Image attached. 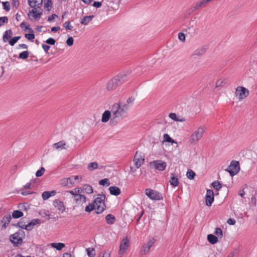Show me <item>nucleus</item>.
Wrapping results in <instances>:
<instances>
[{
  "label": "nucleus",
  "mask_w": 257,
  "mask_h": 257,
  "mask_svg": "<svg viewBox=\"0 0 257 257\" xmlns=\"http://www.w3.org/2000/svg\"><path fill=\"white\" fill-rule=\"evenodd\" d=\"M145 192L146 195L152 200H160L163 199V196L161 193L152 189H146Z\"/></svg>",
  "instance_id": "obj_8"
},
{
  "label": "nucleus",
  "mask_w": 257,
  "mask_h": 257,
  "mask_svg": "<svg viewBox=\"0 0 257 257\" xmlns=\"http://www.w3.org/2000/svg\"><path fill=\"white\" fill-rule=\"evenodd\" d=\"M99 184L103 186L105 185L108 186L110 184V182L108 179L104 178L99 181Z\"/></svg>",
  "instance_id": "obj_45"
},
{
  "label": "nucleus",
  "mask_w": 257,
  "mask_h": 257,
  "mask_svg": "<svg viewBox=\"0 0 257 257\" xmlns=\"http://www.w3.org/2000/svg\"><path fill=\"white\" fill-rule=\"evenodd\" d=\"M195 173L191 169H189L187 172V177L190 180H192L195 176Z\"/></svg>",
  "instance_id": "obj_41"
},
{
  "label": "nucleus",
  "mask_w": 257,
  "mask_h": 257,
  "mask_svg": "<svg viewBox=\"0 0 257 257\" xmlns=\"http://www.w3.org/2000/svg\"><path fill=\"white\" fill-rule=\"evenodd\" d=\"M164 141L166 142L171 143L172 144L173 143L177 144L174 140L172 139L171 137L167 134H165L164 135Z\"/></svg>",
  "instance_id": "obj_35"
},
{
  "label": "nucleus",
  "mask_w": 257,
  "mask_h": 257,
  "mask_svg": "<svg viewBox=\"0 0 257 257\" xmlns=\"http://www.w3.org/2000/svg\"><path fill=\"white\" fill-rule=\"evenodd\" d=\"M13 35L12 30L9 29L6 31L3 35V40L4 42H7L9 41L12 38Z\"/></svg>",
  "instance_id": "obj_20"
},
{
  "label": "nucleus",
  "mask_w": 257,
  "mask_h": 257,
  "mask_svg": "<svg viewBox=\"0 0 257 257\" xmlns=\"http://www.w3.org/2000/svg\"><path fill=\"white\" fill-rule=\"evenodd\" d=\"M23 215H24V214H23V212H22L20 210H18L14 211V212L12 213V217L14 218H16V219L22 217Z\"/></svg>",
  "instance_id": "obj_33"
},
{
  "label": "nucleus",
  "mask_w": 257,
  "mask_h": 257,
  "mask_svg": "<svg viewBox=\"0 0 257 257\" xmlns=\"http://www.w3.org/2000/svg\"><path fill=\"white\" fill-rule=\"evenodd\" d=\"M53 205L57 208L61 213L65 211V206L63 202L59 199H55L53 201Z\"/></svg>",
  "instance_id": "obj_15"
},
{
  "label": "nucleus",
  "mask_w": 257,
  "mask_h": 257,
  "mask_svg": "<svg viewBox=\"0 0 257 257\" xmlns=\"http://www.w3.org/2000/svg\"><path fill=\"white\" fill-rule=\"evenodd\" d=\"M15 233L11 234L10 236V240L11 242L13 244L15 247H19L20 246L22 243L23 240L21 237L18 236H16Z\"/></svg>",
  "instance_id": "obj_12"
},
{
  "label": "nucleus",
  "mask_w": 257,
  "mask_h": 257,
  "mask_svg": "<svg viewBox=\"0 0 257 257\" xmlns=\"http://www.w3.org/2000/svg\"><path fill=\"white\" fill-rule=\"evenodd\" d=\"M98 167V164L96 162H91L88 165L87 169L92 171L95 169H96Z\"/></svg>",
  "instance_id": "obj_38"
},
{
  "label": "nucleus",
  "mask_w": 257,
  "mask_h": 257,
  "mask_svg": "<svg viewBox=\"0 0 257 257\" xmlns=\"http://www.w3.org/2000/svg\"><path fill=\"white\" fill-rule=\"evenodd\" d=\"M206 49L204 47H202L197 49L194 53L192 55L193 56H201L205 53Z\"/></svg>",
  "instance_id": "obj_32"
},
{
  "label": "nucleus",
  "mask_w": 257,
  "mask_h": 257,
  "mask_svg": "<svg viewBox=\"0 0 257 257\" xmlns=\"http://www.w3.org/2000/svg\"><path fill=\"white\" fill-rule=\"evenodd\" d=\"M18 207L23 210L27 211L30 209V205L27 203L20 204Z\"/></svg>",
  "instance_id": "obj_47"
},
{
  "label": "nucleus",
  "mask_w": 257,
  "mask_h": 257,
  "mask_svg": "<svg viewBox=\"0 0 257 257\" xmlns=\"http://www.w3.org/2000/svg\"><path fill=\"white\" fill-rule=\"evenodd\" d=\"M126 75L119 74L109 80L106 86V89L111 91L115 89L117 86L121 85L126 81Z\"/></svg>",
  "instance_id": "obj_2"
},
{
  "label": "nucleus",
  "mask_w": 257,
  "mask_h": 257,
  "mask_svg": "<svg viewBox=\"0 0 257 257\" xmlns=\"http://www.w3.org/2000/svg\"><path fill=\"white\" fill-rule=\"evenodd\" d=\"M110 194L114 196H118L121 193V190L118 187L111 186L109 188Z\"/></svg>",
  "instance_id": "obj_21"
},
{
  "label": "nucleus",
  "mask_w": 257,
  "mask_h": 257,
  "mask_svg": "<svg viewBox=\"0 0 257 257\" xmlns=\"http://www.w3.org/2000/svg\"><path fill=\"white\" fill-rule=\"evenodd\" d=\"M105 220L107 224H112L115 221L116 218L114 215L109 214L105 216Z\"/></svg>",
  "instance_id": "obj_28"
},
{
  "label": "nucleus",
  "mask_w": 257,
  "mask_h": 257,
  "mask_svg": "<svg viewBox=\"0 0 257 257\" xmlns=\"http://www.w3.org/2000/svg\"><path fill=\"white\" fill-rule=\"evenodd\" d=\"M226 84V82L221 79H218L216 82L215 87H222Z\"/></svg>",
  "instance_id": "obj_46"
},
{
  "label": "nucleus",
  "mask_w": 257,
  "mask_h": 257,
  "mask_svg": "<svg viewBox=\"0 0 257 257\" xmlns=\"http://www.w3.org/2000/svg\"><path fill=\"white\" fill-rule=\"evenodd\" d=\"M20 27L22 29H24V31L28 30L30 33H34L33 30L30 28L29 25L26 26V24L25 22H23L21 24Z\"/></svg>",
  "instance_id": "obj_36"
},
{
  "label": "nucleus",
  "mask_w": 257,
  "mask_h": 257,
  "mask_svg": "<svg viewBox=\"0 0 257 257\" xmlns=\"http://www.w3.org/2000/svg\"><path fill=\"white\" fill-rule=\"evenodd\" d=\"M211 185L212 187L216 190H219L222 188V184L220 183L219 181H215L213 182L211 184Z\"/></svg>",
  "instance_id": "obj_37"
},
{
  "label": "nucleus",
  "mask_w": 257,
  "mask_h": 257,
  "mask_svg": "<svg viewBox=\"0 0 257 257\" xmlns=\"http://www.w3.org/2000/svg\"><path fill=\"white\" fill-rule=\"evenodd\" d=\"M42 46L43 49L46 52V53L48 54V51L49 50V49L50 48V46L49 45H46V44H42Z\"/></svg>",
  "instance_id": "obj_61"
},
{
  "label": "nucleus",
  "mask_w": 257,
  "mask_h": 257,
  "mask_svg": "<svg viewBox=\"0 0 257 257\" xmlns=\"http://www.w3.org/2000/svg\"><path fill=\"white\" fill-rule=\"evenodd\" d=\"M48 45H54L56 43V40L52 38H49L45 42Z\"/></svg>",
  "instance_id": "obj_55"
},
{
  "label": "nucleus",
  "mask_w": 257,
  "mask_h": 257,
  "mask_svg": "<svg viewBox=\"0 0 257 257\" xmlns=\"http://www.w3.org/2000/svg\"><path fill=\"white\" fill-rule=\"evenodd\" d=\"M111 116L110 111L109 110H105L102 115L101 121L103 122H107Z\"/></svg>",
  "instance_id": "obj_25"
},
{
  "label": "nucleus",
  "mask_w": 257,
  "mask_h": 257,
  "mask_svg": "<svg viewBox=\"0 0 257 257\" xmlns=\"http://www.w3.org/2000/svg\"><path fill=\"white\" fill-rule=\"evenodd\" d=\"M33 183H34V181L33 180H31L30 182L27 183L26 185L24 186V188L26 190L30 189L31 184Z\"/></svg>",
  "instance_id": "obj_60"
},
{
  "label": "nucleus",
  "mask_w": 257,
  "mask_h": 257,
  "mask_svg": "<svg viewBox=\"0 0 257 257\" xmlns=\"http://www.w3.org/2000/svg\"><path fill=\"white\" fill-rule=\"evenodd\" d=\"M8 22V18L7 17H0V27L3 26L5 23Z\"/></svg>",
  "instance_id": "obj_56"
},
{
  "label": "nucleus",
  "mask_w": 257,
  "mask_h": 257,
  "mask_svg": "<svg viewBox=\"0 0 257 257\" xmlns=\"http://www.w3.org/2000/svg\"><path fill=\"white\" fill-rule=\"evenodd\" d=\"M76 203L78 204H82L83 203L86 202V197L84 195L79 194H75V197L74 198Z\"/></svg>",
  "instance_id": "obj_19"
},
{
  "label": "nucleus",
  "mask_w": 257,
  "mask_h": 257,
  "mask_svg": "<svg viewBox=\"0 0 257 257\" xmlns=\"http://www.w3.org/2000/svg\"><path fill=\"white\" fill-rule=\"evenodd\" d=\"M63 26L67 30H72L73 28V27L70 25V21L65 22Z\"/></svg>",
  "instance_id": "obj_50"
},
{
  "label": "nucleus",
  "mask_w": 257,
  "mask_h": 257,
  "mask_svg": "<svg viewBox=\"0 0 257 257\" xmlns=\"http://www.w3.org/2000/svg\"><path fill=\"white\" fill-rule=\"evenodd\" d=\"M25 37L28 40L31 41H33V40L35 39V35L34 33H31L30 34H25Z\"/></svg>",
  "instance_id": "obj_53"
},
{
  "label": "nucleus",
  "mask_w": 257,
  "mask_h": 257,
  "mask_svg": "<svg viewBox=\"0 0 257 257\" xmlns=\"http://www.w3.org/2000/svg\"><path fill=\"white\" fill-rule=\"evenodd\" d=\"M205 127L199 126L190 136L189 142L192 144L197 143L200 140L205 133Z\"/></svg>",
  "instance_id": "obj_4"
},
{
  "label": "nucleus",
  "mask_w": 257,
  "mask_h": 257,
  "mask_svg": "<svg viewBox=\"0 0 257 257\" xmlns=\"http://www.w3.org/2000/svg\"><path fill=\"white\" fill-rule=\"evenodd\" d=\"M15 233L16 234V236H19V237H21L22 239L25 237V233L22 229L18 230V231L15 232Z\"/></svg>",
  "instance_id": "obj_48"
},
{
  "label": "nucleus",
  "mask_w": 257,
  "mask_h": 257,
  "mask_svg": "<svg viewBox=\"0 0 257 257\" xmlns=\"http://www.w3.org/2000/svg\"><path fill=\"white\" fill-rule=\"evenodd\" d=\"M74 40L72 37H69L66 40V44L68 46H71L73 45Z\"/></svg>",
  "instance_id": "obj_57"
},
{
  "label": "nucleus",
  "mask_w": 257,
  "mask_h": 257,
  "mask_svg": "<svg viewBox=\"0 0 257 257\" xmlns=\"http://www.w3.org/2000/svg\"><path fill=\"white\" fill-rule=\"evenodd\" d=\"M155 241L156 239L154 238L150 239L146 244L143 245L140 250V254L142 255L148 253L151 247L155 243Z\"/></svg>",
  "instance_id": "obj_9"
},
{
  "label": "nucleus",
  "mask_w": 257,
  "mask_h": 257,
  "mask_svg": "<svg viewBox=\"0 0 257 257\" xmlns=\"http://www.w3.org/2000/svg\"><path fill=\"white\" fill-rule=\"evenodd\" d=\"M52 2L51 0H47V2L44 4V8L49 11L52 8Z\"/></svg>",
  "instance_id": "obj_52"
},
{
  "label": "nucleus",
  "mask_w": 257,
  "mask_h": 257,
  "mask_svg": "<svg viewBox=\"0 0 257 257\" xmlns=\"http://www.w3.org/2000/svg\"><path fill=\"white\" fill-rule=\"evenodd\" d=\"M105 199V194L102 193L101 194H98V197L94 200L93 203L96 207L95 211L96 214L101 213L106 209V206L104 202Z\"/></svg>",
  "instance_id": "obj_3"
},
{
  "label": "nucleus",
  "mask_w": 257,
  "mask_h": 257,
  "mask_svg": "<svg viewBox=\"0 0 257 257\" xmlns=\"http://www.w3.org/2000/svg\"><path fill=\"white\" fill-rule=\"evenodd\" d=\"M25 222L23 220V218H22L19 221V222L17 224H12V225L20 227L22 229H24L25 226H26V225H25Z\"/></svg>",
  "instance_id": "obj_40"
},
{
  "label": "nucleus",
  "mask_w": 257,
  "mask_h": 257,
  "mask_svg": "<svg viewBox=\"0 0 257 257\" xmlns=\"http://www.w3.org/2000/svg\"><path fill=\"white\" fill-rule=\"evenodd\" d=\"M214 234L217 235V237L221 238L223 236V232L220 228L217 227L215 229Z\"/></svg>",
  "instance_id": "obj_44"
},
{
  "label": "nucleus",
  "mask_w": 257,
  "mask_h": 257,
  "mask_svg": "<svg viewBox=\"0 0 257 257\" xmlns=\"http://www.w3.org/2000/svg\"><path fill=\"white\" fill-rule=\"evenodd\" d=\"M111 112L112 113V117L111 118L110 122L111 124H116L118 120L122 118L127 113L126 109L122 108L121 103H114L111 107Z\"/></svg>",
  "instance_id": "obj_1"
},
{
  "label": "nucleus",
  "mask_w": 257,
  "mask_h": 257,
  "mask_svg": "<svg viewBox=\"0 0 257 257\" xmlns=\"http://www.w3.org/2000/svg\"><path fill=\"white\" fill-rule=\"evenodd\" d=\"M169 117L175 121L183 122L186 120V119L184 117L180 118L179 117L177 116L175 113H170L169 114Z\"/></svg>",
  "instance_id": "obj_24"
},
{
  "label": "nucleus",
  "mask_w": 257,
  "mask_h": 257,
  "mask_svg": "<svg viewBox=\"0 0 257 257\" xmlns=\"http://www.w3.org/2000/svg\"><path fill=\"white\" fill-rule=\"evenodd\" d=\"M130 240L127 237H125V238H123L120 242L119 254H123L124 253L126 252V250L128 249L130 246Z\"/></svg>",
  "instance_id": "obj_10"
},
{
  "label": "nucleus",
  "mask_w": 257,
  "mask_h": 257,
  "mask_svg": "<svg viewBox=\"0 0 257 257\" xmlns=\"http://www.w3.org/2000/svg\"><path fill=\"white\" fill-rule=\"evenodd\" d=\"M29 13L32 14L33 18L36 19H39L42 14V12H37V8H33V10L29 11Z\"/></svg>",
  "instance_id": "obj_26"
},
{
  "label": "nucleus",
  "mask_w": 257,
  "mask_h": 257,
  "mask_svg": "<svg viewBox=\"0 0 257 257\" xmlns=\"http://www.w3.org/2000/svg\"><path fill=\"white\" fill-rule=\"evenodd\" d=\"M225 170L229 172L231 176L235 175L240 170L239 162L234 160L232 161L230 165Z\"/></svg>",
  "instance_id": "obj_5"
},
{
  "label": "nucleus",
  "mask_w": 257,
  "mask_h": 257,
  "mask_svg": "<svg viewBox=\"0 0 257 257\" xmlns=\"http://www.w3.org/2000/svg\"><path fill=\"white\" fill-rule=\"evenodd\" d=\"M83 189L87 194H92L93 193V189L90 185L85 184L83 186Z\"/></svg>",
  "instance_id": "obj_30"
},
{
  "label": "nucleus",
  "mask_w": 257,
  "mask_h": 257,
  "mask_svg": "<svg viewBox=\"0 0 257 257\" xmlns=\"http://www.w3.org/2000/svg\"><path fill=\"white\" fill-rule=\"evenodd\" d=\"M42 197L44 200L48 199L51 197L49 191H44L42 194Z\"/></svg>",
  "instance_id": "obj_54"
},
{
  "label": "nucleus",
  "mask_w": 257,
  "mask_h": 257,
  "mask_svg": "<svg viewBox=\"0 0 257 257\" xmlns=\"http://www.w3.org/2000/svg\"><path fill=\"white\" fill-rule=\"evenodd\" d=\"M29 56V52L28 51H25L20 53L19 55L18 58L19 59L25 60L27 59Z\"/></svg>",
  "instance_id": "obj_34"
},
{
  "label": "nucleus",
  "mask_w": 257,
  "mask_h": 257,
  "mask_svg": "<svg viewBox=\"0 0 257 257\" xmlns=\"http://www.w3.org/2000/svg\"><path fill=\"white\" fill-rule=\"evenodd\" d=\"M94 17V16L93 15L85 16L81 19L80 23L82 25H87Z\"/></svg>",
  "instance_id": "obj_27"
},
{
  "label": "nucleus",
  "mask_w": 257,
  "mask_h": 257,
  "mask_svg": "<svg viewBox=\"0 0 257 257\" xmlns=\"http://www.w3.org/2000/svg\"><path fill=\"white\" fill-rule=\"evenodd\" d=\"M73 177L64 178L60 180V184L63 186H69L70 185H74V181H72Z\"/></svg>",
  "instance_id": "obj_18"
},
{
  "label": "nucleus",
  "mask_w": 257,
  "mask_h": 257,
  "mask_svg": "<svg viewBox=\"0 0 257 257\" xmlns=\"http://www.w3.org/2000/svg\"><path fill=\"white\" fill-rule=\"evenodd\" d=\"M235 94L239 100H243L249 95V91L242 86H238L236 88Z\"/></svg>",
  "instance_id": "obj_6"
},
{
  "label": "nucleus",
  "mask_w": 257,
  "mask_h": 257,
  "mask_svg": "<svg viewBox=\"0 0 257 257\" xmlns=\"http://www.w3.org/2000/svg\"><path fill=\"white\" fill-rule=\"evenodd\" d=\"M185 38H186L185 35L183 33H182V32L179 33L178 38L181 41H182L183 42H185Z\"/></svg>",
  "instance_id": "obj_58"
},
{
  "label": "nucleus",
  "mask_w": 257,
  "mask_h": 257,
  "mask_svg": "<svg viewBox=\"0 0 257 257\" xmlns=\"http://www.w3.org/2000/svg\"><path fill=\"white\" fill-rule=\"evenodd\" d=\"M96 207H95V204L93 203H89L87 205L85 209V211L87 212H90L94 209H95Z\"/></svg>",
  "instance_id": "obj_42"
},
{
  "label": "nucleus",
  "mask_w": 257,
  "mask_h": 257,
  "mask_svg": "<svg viewBox=\"0 0 257 257\" xmlns=\"http://www.w3.org/2000/svg\"><path fill=\"white\" fill-rule=\"evenodd\" d=\"M51 246L58 250H61L62 248L65 247V244L62 242H53L51 243Z\"/></svg>",
  "instance_id": "obj_29"
},
{
  "label": "nucleus",
  "mask_w": 257,
  "mask_h": 257,
  "mask_svg": "<svg viewBox=\"0 0 257 257\" xmlns=\"http://www.w3.org/2000/svg\"><path fill=\"white\" fill-rule=\"evenodd\" d=\"M41 221L39 219H32L26 226H25L24 229L30 231L31 230L34 226L37 224H41Z\"/></svg>",
  "instance_id": "obj_16"
},
{
  "label": "nucleus",
  "mask_w": 257,
  "mask_h": 257,
  "mask_svg": "<svg viewBox=\"0 0 257 257\" xmlns=\"http://www.w3.org/2000/svg\"><path fill=\"white\" fill-rule=\"evenodd\" d=\"M45 169L44 167H42L40 169L38 170L36 173V176L37 177H40L42 176L44 173Z\"/></svg>",
  "instance_id": "obj_49"
},
{
  "label": "nucleus",
  "mask_w": 257,
  "mask_h": 257,
  "mask_svg": "<svg viewBox=\"0 0 257 257\" xmlns=\"http://www.w3.org/2000/svg\"><path fill=\"white\" fill-rule=\"evenodd\" d=\"M2 4L4 10H5L7 12H9L10 10V4L9 2H2Z\"/></svg>",
  "instance_id": "obj_51"
},
{
  "label": "nucleus",
  "mask_w": 257,
  "mask_h": 257,
  "mask_svg": "<svg viewBox=\"0 0 257 257\" xmlns=\"http://www.w3.org/2000/svg\"><path fill=\"white\" fill-rule=\"evenodd\" d=\"M66 145V143L63 141H60L58 143H55L53 144V147L56 149H65V146Z\"/></svg>",
  "instance_id": "obj_31"
},
{
  "label": "nucleus",
  "mask_w": 257,
  "mask_h": 257,
  "mask_svg": "<svg viewBox=\"0 0 257 257\" xmlns=\"http://www.w3.org/2000/svg\"><path fill=\"white\" fill-rule=\"evenodd\" d=\"M12 217L10 214L6 215L3 217V219L0 221V226L2 230L6 229Z\"/></svg>",
  "instance_id": "obj_14"
},
{
  "label": "nucleus",
  "mask_w": 257,
  "mask_h": 257,
  "mask_svg": "<svg viewBox=\"0 0 257 257\" xmlns=\"http://www.w3.org/2000/svg\"><path fill=\"white\" fill-rule=\"evenodd\" d=\"M92 6L96 8H99L101 7L102 3L101 2H94Z\"/></svg>",
  "instance_id": "obj_62"
},
{
  "label": "nucleus",
  "mask_w": 257,
  "mask_h": 257,
  "mask_svg": "<svg viewBox=\"0 0 257 257\" xmlns=\"http://www.w3.org/2000/svg\"><path fill=\"white\" fill-rule=\"evenodd\" d=\"M170 184L173 187H176L179 184V180L177 177L175 176L174 173H171L169 181Z\"/></svg>",
  "instance_id": "obj_22"
},
{
  "label": "nucleus",
  "mask_w": 257,
  "mask_h": 257,
  "mask_svg": "<svg viewBox=\"0 0 257 257\" xmlns=\"http://www.w3.org/2000/svg\"><path fill=\"white\" fill-rule=\"evenodd\" d=\"M21 36H16L11 38V39H10L9 41V44L12 46H14L18 42V41L21 39Z\"/></svg>",
  "instance_id": "obj_39"
},
{
  "label": "nucleus",
  "mask_w": 257,
  "mask_h": 257,
  "mask_svg": "<svg viewBox=\"0 0 257 257\" xmlns=\"http://www.w3.org/2000/svg\"><path fill=\"white\" fill-rule=\"evenodd\" d=\"M207 240L211 244H214L218 241V237L212 234H209L207 235Z\"/></svg>",
  "instance_id": "obj_23"
},
{
  "label": "nucleus",
  "mask_w": 257,
  "mask_h": 257,
  "mask_svg": "<svg viewBox=\"0 0 257 257\" xmlns=\"http://www.w3.org/2000/svg\"><path fill=\"white\" fill-rule=\"evenodd\" d=\"M12 5L14 7L17 9L20 5L19 0H12Z\"/></svg>",
  "instance_id": "obj_63"
},
{
  "label": "nucleus",
  "mask_w": 257,
  "mask_h": 257,
  "mask_svg": "<svg viewBox=\"0 0 257 257\" xmlns=\"http://www.w3.org/2000/svg\"><path fill=\"white\" fill-rule=\"evenodd\" d=\"M251 203L253 205V206H256V199L255 198V195H253L251 198L250 200Z\"/></svg>",
  "instance_id": "obj_64"
},
{
  "label": "nucleus",
  "mask_w": 257,
  "mask_h": 257,
  "mask_svg": "<svg viewBox=\"0 0 257 257\" xmlns=\"http://www.w3.org/2000/svg\"><path fill=\"white\" fill-rule=\"evenodd\" d=\"M238 254V250L237 249H234L233 251L230 252L227 257H234L237 255Z\"/></svg>",
  "instance_id": "obj_59"
},
{
  "label": "nucleus",
  "mask_w": 257,
  "mask_h": 257,
  "mask_svg": "<svg viewBox=\"0 0 257 257\" xmlns=\"http://www.w3.org/2000/svg\"><path fill=\"white\" fill-rule=\"evenodd\" d=\"M28 1L29 5L32 8H40L43 3V0H28Z\"/></svg>",
  "instance_id": "obj_17"
},
{
  "label": "nucleus",
  "mask_w": 257,
  "mask_h": 257,
  "mask_svg": "<svg viewBox=\"0 0 257 257\" xmlns=\"http://www.w3.org/2000/svg\"><path fill=\"white\" fill-rule=\"evenodd\" d=\"M86 251L89 257H94L95 255V250L94 248H88Z\"/></svg>",
  "instance_id": "obj_43"
},
{
  "label": "nucleus",
  "mask_w": 257,
  "mask_h": 257,
  "mask_svg": "<svg viewBox=\"0 0 257 257\" xmlns=\"http://www.w3.org/2000/svg\"><path fill=\"white\" fill-rule=\"evenodd\" d=\"M134 162L135 165L137 168H139L141 165L144 164L145 162L144 156L139 154L138 152H136V154L134 158Z\"/></svg>",
  "instance_id": "obj_13"
},
{
  "label": "nucleus",
  "mask_w": 257,
  "mask_h": 257,
  "mask_svg": "<svg viewBox=\"0 0 257 257\" xmlns=\"http://www.w3.org/2000/svg\"><path fill=\"white\" fill-rule=\"evenodd\" d=\"M214 192L210 189H207L205 195V203L207 206H211L214 201Z\"/></svg>",
  "instance_id": "obj_11"
},
{
  "label": "nucleus",
  "mask_w": 257,
  "mask_h": 257,
  "mask_svg": "<svg viewBox=\"0 0 257 257\" xmlns=\"http://www.w3.org/2000/svg\"><path fill=\"white\" fill-rule=\"evenodd\" d=\"M150 167L152 169H155L160 171L165 170L167 164L162 160H155L149 163Z\"/></svg>",
  "instance_id": "obj_7"
}]
</instances>
